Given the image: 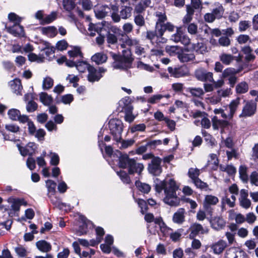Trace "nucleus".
<instances>
[{"instance_id":"49530a36","label":"nucleus","mask_w":258,"mask_h":258,"mask_svg":"<svg viewBox=\"0 0 258 258\" xmlns=\"http://www.w3.org/2000/svg\"><path fill=\"white\" fill-rule=\"evenodd\" d=\"M155 15L158 18L156 25L165 24V22L167 20V17L165 13L157 11L155 13Z\"/></svg>"},{"instance_id":"39448f33","label":"nucleus","mask_w":258,"mask_h":258,"mask_svg":"<svg viewBox=\"0 0 258 258\" xmlns=\"http://www.w3.org/2000/svg\"><path fill=\"white\" fill-rule=\"evenodd\" d=\"M121 35V38H119V41L122 42V43L121 44V47L122 48H124L126 45L129 46H135V52L137 55H145V48L139 44V40L136 38L132 39L130 38L127 35L124 34H122Z\"/></svg>"},{"instance_id":"09e8293b","label":"nucleus","mask_w":258,"mask_h":258,"mask_svg":"<svg viewBox=\"0 0 258 258\" xmlns=\"http://www.w3.org/2000/svg\"><path fill=\"white\" fill-rule=\"evenodd\" d=\"M134 23L139 28L145 25V20L144 17L142 15H136L134 16Z\"/></svg>"},{"instance_id":"8fccbe9b","label":"nucleus","mask_w":258,"mask_h":258,"mask_svg":"<svg viewBox=\"0 0 258 258\" xmlns=\"http://www.w3.org/2000/svg\"><path fill=\"white\" fill-rule=\"evenodd\" d=\"M200 171L198 168H190L188 170V176L192 179V181L199 178Z\"/></svg>"},{"instance_id":"c85d7f7f","label":"nucleus","mask_w":258,"mask_h":258,"mask_svg":"<svg viewBox=\"0 0 258 258\" xmlns=\"http://www.w3.org/2000/svg\"><path fill=\"white\" fill-rule=\"evenodd\" d=\"M91 59L96 64H100L106 61L107 56L105 54L99 52L93 55L91 57Z\"/></svg>"},{"instance_id":"f704fd0d","label":"nucleus","mask_w":258,"mask_h":258,"mask_svg":"<svg viewBox=\"0 0 258 258\" xmlns=\"http://www.w3.org/2000/svg\"><path fill=\"white\" fill-rule=\"evenodd\" d=\"M56 183L53 180L48 179L46 181V186L47 188L48 196L54 195Z\"/></svg>"},{"instance_id":"680f3d73","label":"nucleus","mask_w":258,"mask_h":258,"mask_svg":"<svg viewBox=\"0 0 258 258\" xmlns=\"http://www.w3.org/2000/svg\"><path fill=\"white\" fill-rule=\"evenodd\" d=\"M189 92L192 95L199 97H201L204 94L203 90L200 88H189Z\"/></svg>"},{"instance_id":"13d9d810","label":"nucleus","mask_w":258,"mask_h":258,"mask_svg":"<svg viewBox=\"0 0 258 258\" xmlns=\"http://www.w3.org/2000/svg\"><path fill=\"white\" fill-rule=\"evenodd\" d=\"M18 147L21 154L22 156H25L27 155H29L30 156H32L33 155V150H28V147L26 146L22 147L20 145H18Z\"/></svg>"},{"instance_id":"4d7b16f0","label":"nucleus","mask_w":258,"mask_h":258,"mask_svg":"<svg viewBox=\"0 0 258 258\" xmlns=\"http://www.w3.org/2000/svg\"><path fill=\"white\" fill-rule=\"evenodd\" d=\"M38 107L37 104L34 101H28L26 105V110L28 112H33L37 110Z\"/></svg>"},{"instance_id":"f03ea898","label":"nucleus","mask_w":258,"mask_h":258,"mask_svg":"<svg viewBox=\"0 0 258 258\" xmlns=\"http://www.w3.org/2000/svg\"><path fill=\"white\" fill-rule=\"evenodd\" d=\"M70 60L67 61L66 66L69 67H75L79 72L84 73L86 69L92 66L82 60L83 54L79 47H75L73 50L68 51Z\"/></svg>"},{"instance_id":"412c9836","label":"nucleus","mask_w":258,"mask_h":258,"mask_svg":"<svg viewBox=\"0 0 258 258\" xmlns=\"http://www.w3.org/2000/svg\"><path fill=\"white\" fill-rule=\"evenodd\" d=\"M50 198L51 203L55 207L60 210H64L66 211H70L71 209V207L70 205H67L64 203H62L60 199L54 196V195L48 196Z\"/></svg>"},{"instance_id":"f8f14e48","label":"nucleus","mask_w":258,"mask_h":258,"mask_svg":"<svg viewBox=\"0 0 258 258\" xmlns=\"http://www.w3.org/2000/svg\"><path fill=\"white\" fill-rule=\"evenodd\" d=\"M194 53L190 52L187 48L181 49L178 53V58L181 62H187L195 59Z\"/></svg>"},{"instance_id":"c9c22d12","label":"nucleus","mask_w":258,"mask_h":258,"mask_svg":"<svg viewBox=\"0 0 258 258\" xmlns=\"http://www.w3.org/2000/svg\"><path fill=\"white\" fill-rule=\"evenodd\" d=\"M247 170V168L245 165H240L239 168V176L243 182H247L248 180Z\"/></svg>"},{"instance_id":"ea45409f","label":"nucleus","mask_w":258,"mask_h":258,"mask_svg":"<svg viewBox=\"0 0 258 258\" xmlns=\"http://www.w3.org/2000/svg\"><path fill=\"white\" fill-rule=\"evenodd\" d=\"M248 90V85L245 82H242L239 83L236 87V90L237 93L243 94L247 92Z\"/></svg>"},{"instance_id":"0e129e2a","label":"nucleus","mask_w":258,"mask_h":258,"mask_svg":"<svg viewBox=\"0 0 258 258\" xmlns=\"http://www.w3.org/2000/svg\"><path fill=\"white\" fill-rule=\"evenodd\" d=\"M146 9V8L144 6V4H142V2H140L135 7L134 13L137 15H141Z\"/></svg>"},{"instance_id":"603ef678","label":"nucleus","mask_w":258,"mask_h":258,"mask_svg":"<svg viewBox=\"0 0 258 258\" xmlns=\"http://www.w3.org/2000/svg\"><path fill=\"white\" fill-rule=\"evenodd\" d=\"M239 250V249L236 248H230L226 251L225 258H236Z\"/></svg>"},{"instance_id":"bf43d9fd","label":"nucleus","mask_w":258,"mask_h":258,"mask_svg":"<svg viewBox=\"0 0 258 258\" xmlns=\"http://www.w3.org/2000/svg\"><path fill=\"white\" fill-rule=\"evenodd\" d=\"M250 22L249 21H241L239 23L238 29L240 32H244L250 26Z\"/></svg>"},{"instance_id":"2eb2a0df","label":"nucleus","mask_w":258,"mask_h":258,"mask_svg":"<svg viewBox=\"0 0 258 258\" xmlns=\"http://www.w3.org/2000/svg\"><path fill=\"white\" fill-rule=\"evenodd\" d=\"M208 232L209 229L208 228H204L201 224L196 223L193 224L190 227L189 237L194 238L199 234H207Z\"/></svg>"},{"instance_id":"393cba45","label":"nucleus","mask_w":258,"mask_h":258,"mask_svg":"<svg viewBox=\"0 0 258 258\" xmlns=\"http://www.w3.org/2000/svg\"><path fill=\"white\" fill-rule=\"evenodd\" d=\"M185 211L183 208H179L173 214L172 221L174 223L181 224L185 221Z\"/></svg>"},{"instance_id":"37998d69","label":"nucleus","mask_w":258,"mask_h":258,"mask_svg":"<svg viewBox=\"0 0 258 258\" xmlns=\"http://www.w3.org/2000/svg\"><path fill=\"white\" fill-rule=\"evenodd\" d=\"M57 13L56 12H52L49 15L44 17L42 20V24H49L55 20L57 18Z\"/></svg>"},{"instance_id":"a878e982","label":"nucleus","mask_w":258,"mask_h":258,"mask_svg":"<svg viewBox=\"0 0 258 258\" xmlns=\"http://www.w3.org/2000/svg\"><path fill=\"white\" fill-rule=\"evenodd\" d=\"M241 51L245 55V60L246 62H249L254 61L255 56L252 53L253 50L250 46H244L241 48Z\"/></svg>"},{"instance_id":"2f4dec72","label":"nucleus","mask_w":258,"mask_h":258,"mask_svg":"<svg viewBox=\"0 0 258 258\" xmlns=\"http://www.w3.org/2000/svg\"><path fill=\"white\" fill-rule=\"evenodd\" d=\"M192 49L199 54H204L207 51V47L202 42L192 43Z\"/></svg>"},{"instance_id":"774afa93","label":"nucleus","mask_w":258,"mask_h":258,"mask_svg":"<svg viewBox=\"0 0 258 258\" xmlns=\"http://www.w3.org/2000/svg\"><path fill=\"white\" fill-rule=\"evenodd\" d=\"M250 180L252 184L258 186V173L256 171L252 172L250 176Z\"/></svg>"},{"instance_id":"de8ad7c7","label":"nucleus","mask_w":258,"mask_h":258,"mask_svg":"<svg viewBox=\"0 0 258 258\" xmlns=\"http://www.w3.org/2000/svg\"><path fill=\"white\" fill-rule=\"evenodd\" d=\"M240 70H236L234 68H229L226 69L222 73V76L223 78H229L230 76H234L239 73Z\"/></svg>"},{"instance_id":"4be33fe9","label":"nucleus","mask_w":258,"mask_h":258,"mask_svg":"<svg viewBox=\"0 0 258 258\" xmlns=\"http://www.w3.org/2000/svg\"><path fill=\"white\" fill-rule=\"evenodd\" d=\"M102 75L99 74L98 70L94 67L91 66L88 68V80L91 83L98 82L102 77Z\"/></svg>"},{"instance_id":"f3484780","label":"nucleus","mask_w":258,"mask_h":258,"mask_svg":"<svg viewBox=\"0 0 258 258\" xmlns=\"http://www.w3.org/2000/svg\"><path fill=\"white\" fill-rule=\"evenodd\" d=\"M94 11L97 18L101 19L105 17L110 12V8L106 5H97Z\"/></svg>"},{"instance_id":"e433bc0d","label":"nucleus","mask_w":258,"mask_h":258,"mask_svg":"<svg viewBox=\"0 0 258 258\" xmlns=\"http://www.w3.org/2000/svg\"><path fill=\"white\" fill-rule=\"evenodd\" d=\"M119 38H121V36H119L118 38L117 36L113 33L108 32L106 34V41L107 43L110 44H115L117 42L118 39L119 40ZM120 42V41H119ZM122 43V41H120V44Z\"/></svg>"},{"instance_id":"052dcab7","label":"nucleus","mask_w":258,"mask_h":258,"mask_svg":"<svg viewBox=\"0 0 258 258\" xmlns=\"http://www.w3.org/2000/svg\"><path fill=\"white\" fill-rule=\"evenodd\" d=\"M122 29L123 30V33H120L118 35V36L121 37L122 34H124L125 35H127L126 34L130 33L133 29V25L131 23H125L124 24V25L122 26Z\"/></svg>"},{"instance_id":"9b49d317","label":"nucleus","mask_w":258,"mask_h":258,"mask_svg":"<svg viewBox=\"0 0 258 258\" xmlns=\"http://www.w3.org/2000/svg\"><path fill=\"white\" fill-rule=\"evenodd\" d=\"M161 159L159 157L153 158L148 165V171L154 176H159L162 172Z\"/></svg>"},{"instance_id":"bb28decb","label":"nucleus","mask_w":258,"mask_h":258,"mask_svg":"<svg viewBox=\"0 0 258 258\" xmlns=\"http://www.w3.org/2000/svg\"><path fill=\"white\" fill-rule=\"evenodd\" d=\"M81 219L83 222V224L81 226H80L79 228V235H84L87 233L88 227H89L90 228L91 227H93V224L92 222L89 220H88L86 217H82Z\"/></svg>"},{"instance_id":"6e6552de","label":"nucleus","mask_w":258,"mask_h":258,"mask_svg":"<svg viewBox=\"0 0 258 258\" xmlns=\"http://www.w3.org/2000/svg\"><path fill=\"white\" fill-rule=\"evenodd\" d=\"M174 26L170 22H167L165 24L155 25V29L158 34V37L161 39V43H165L167 42V39L163 37L165 32L167 30L169 32H172L174 29Z\"/></svg>"},{"instance_id":"c03bdc74","label":"nucleus","mask_w":258,"mask_h":258,"mask_svg":"<svg viewBox=\"0 0 258 258\" xmlns=\"http://www.w3.org/2000/svg\"><path fill=\"white\" fill-rule=\"evenodd\" d=\"M224 9L223 6L219 4L217 7L214 9L212 12L216 19L221 18L224 13Z\"/></svg>"},{"instance_id":"6ab92c4d","label":"nucleus","mask_w":258,"mask_h":258,"mask_svg":"<svg viewBox=\"0 0 258 258\" xmlns=\"http://www.w3.org/2000/svg\"><path fill=\"white\" fill-rule=\"evenodd\" d=\"M210 222L211 227L217 231L224 229L226 224V221L220 216L213 217L210 220Z\"/></svg>"},{"instance_id":"c756f323","label":"nucleus","mask_w":258,"mask_h":258,"mask_svg":"<svg viewBox=\"0 0 258 258\" xmlns=\"http://www.w3.org/2000/svg\"><path fill=\"white\" fill-rule=\"evenodd\" d=\"M11 87L13 92L17 95H21V92L23 89L21 81L20 80H15L11 82Z\"/></svg>"},{"instance_id":"69168bd1","label":"nucleus","mask_w":258,"mask_h":258,"mask_svg":"<svg viewBox=\"0 0 258 258\" xmlns=\"http://www.w3.org/2000/svg\"><path fill=\"white\" fill-rule=\"evenodd\" d=\"M42 30L43 33L52 36L55 35L56 29L54 27L48 26L42 28Z\"/></svg>"},{"instance_id":"4468645a","label":"nucleus","mask_w":258,"mask_h":258,"mask_svg":"<svg viewBox=\"0 0 258 258\" xmlns=\"http://www.w3.org/2000/svg\"><path fill=\"white\" fill-rule=\"evenodd\" d=\"M219 202L217 197L212 195H207L204 201L203 207L204 209L209 214L212 213V206L216 205Z\"/></svg>"},{"instance_id":"f257e3e1","label":"nucleus","mask_w":258,"mask_h":258,"mask_svg":"<svg viewBox=\"0 0 258 258\" xmlns=\"http://www.w3.org/2000/svg\"><path fill=\"white\" fill-rule=\"evenodd\" d=\"M155 188L156 192L160 193L164 190L165 197L163 202L171 207H177L179 205L180 199L176 195L178 186L175 181L170 179L169 180L159 181L157 179Z\"/></svg>"},{"instance_id":"a211bd4d","label":"nucleus","mask_w":258,"mask_h":258,"mask_svg":"<svg viewBox=\"0 0 258 258\" xmlns=\"http://www.w3.org/2000/svg\"><path fill=\"white\" fill-rule=\"evenodd\" d=\"M5 27L7 32L14 36H22L24 35V28L19 23L14 24L13 26L6 25Z\"/></svg>"},{"instance_id":"0eeeda50","label":"nucleus","mask_w":258,"mask_h":258,"mask_svg":"<svg viewBox=\"0 0 258 258\" xmlns=\"http://www.w3.org/2000/svg\"><path fill=\"white\" fill-rule=\"evenodd\" d=\"M167 70L171 77L176 78L183 77L189 74L188 69L185 65L169 67Z\"/></svg>"},{"instance_id":"7ed1b4c3","label":"nucleus","mask_w":258,"mask_h":258,"mask_svg":"<svg viewBox=\"0 0 258 258\" xmlns=\"http://www.w3.org/2000/svg\"><path fill=\"white\" fill-rule=\"evenodd\" d=\"M111 54L114 59L112 67L114 69L125 70L131 68L134 58L130 49L123 50L121 55L112 52Z\"/></svg>"},{"instance_id":"7c9ffc66","label":"nucleus","mask_w":258,"mask_h":258,"mask_svg":"<svg viewBox=\"0 0 258 258\" xmlns=\"http://www.w3.org/2000/svg\"><path fill=\"white\" fill-rule=\"evenodd\" d=\"M40 101L45 106H49L53 102V98L51 95H48L47 93L41 92L39 94Z\"/></svg>"},{"instance_id":"864d4df0","label":"nucleus","mask_w":258,"mask_h":258,"mask_svg":"<svg viewBox=\"0 0 258 258\" xmlns=\"http://www.w3.org/2000/svg\"><path fill=\"white\" fill-rule=\"evenodd\" d=\"M78 4H81L83 9L85 11L90 10L93 7V5L90 0L78 1Z\"/></svg>"},{"instance_id":"79ce46f5","label":"nucleus","mask_w":258,"mask_h":258,"mask_svg":"<svg viewBox=\"0 0 258 258\" xmlns=\"http://www.w3.org/2000/svg\"><path fill=\"white\" fill-rule=\"evenodd\" d=\"M53 85V80L50 77H46L44 78L42 83V88L43 90H48L52 88Z\"/></svg>"},{"instance_id":"b1692460","label":"nucleus","mask_w":258,"mask_h":258,"mask_svg":"<svg viewBox=\"0 0 258 258\" xmlns=\"http://www.w3.org/2000/svg\"><path fill=\"white\" fill-rule=\"evenodd\" d=\"M145 37L153 44L154 43H161V39L158 37V34L156 29L155 30H147L145 34Z\"/></svg>"},{"instance_id":"3c124183","label":"nucleus","mask_w":258,"mask_h":258,"mask_svg":"<svg viewBox=\"0 0 258 258\" xmlns=\"http://www.w3.org/2000/svg\"><path fill=\"white\" fill-rule=\"evenodd\" d=\"M118 176H119L121 181L126 184L130 183L131 179L127 174L124 171L120 170L119 171L116 172Z\"/></svg>"},{"instance_id":"6e6d98bb","label":"nucleus","mask_w":258,"mask_h":258,"mask_svg":"<svg viewBox=\"0 0 258 258\" xmlns=\"http://www.w3.org/2000/svg\"><path fill=\"white\" fill-rule=\"evenodd\" d=\"M166 50L170 55L174 56L176 55L178 57V53L179 52L180 49L178 46H170L166 47Z\"/></svg>"},{"instance_id":"ddd939ff","label":"nucleus","mask_w":258,"mask_h":258,"mask_svg":"<svg viewBox=\"0 0 258 258\" xmlns=\"http://www.w3.org/2000/svg\"><path fill=\"white\" fill-rule=\"evenodd\" d=\"M196 78L201 81L206 82H213L214 79L213 78V74L211 72H207L204 69H199L195 71V73Z\"/></svg>"},{"instance_id":"dca6fc26","label":"nucleus","mask_w":258,"mask_h":258,"mask_svg":"<svg viewBox=\"0 0 258 258\" xmlns=\"http://www.w3.org/2000/svg\"><path fill=\"white\" fill-rule=\"evenodd\" d=\"M239 104L240 98H237L232 100L229 105L226 107L225 110L228 119H231L233 118Z\"/></svg>"},{"instance_id":"a18cd8bd","label":"nucleus","mask_w":258,"mask_h":258,"mask_svg":"<svg viewBox=\"0 0 258 258\" xmlns=\"http://www.w3.org/2000/svg\"><path fill=\"white\" fill-rule=\"evenodd\" d=\"M153 222H154V223L150 224L148 225V228L149 229L150 232L151 233L155 234L156 232L157 231V230L155 229L154 230H152V229H150V227L151 226H153V227H155V228H157V226L156 225H158L159 226V228L160 227H161V226H162V224L164 223L163 222L162 219L161 218H156V219L154 218Z\"/></svg>"},{"instance_id":"1a4fd4ad","label":"nucleus","mask_w":258,"mask_h":258,"mask_svg":"<svg viewBox=\"0 0 258 258\" xmlns=\"http://www.w3.org/2000/svg\"><path fill=\"white\" fill-rule=\"evenodd\" d=\"M257 104L253 100L247 101L244 105L239 117H247L253 115L256 110Z\"/></svg>"},{"instance_id":"9d476101","label":"nucleus","mask_w":258,"mask_h":258,"mask_svg":"<svg viewBox=\"0 0 258 258\" xmlns=\"http://www.w3.org/2000/svg\"><path fill=\"white\" fill-rule=\"evenodd\" d=\"M171 39L176 43L180 42L184 46H187L190 43V38L182 32L181 28H177L176 32L171 36Z\"/></svg>"},{"instance_id":"cd10ccee","label":"nucleus","mask_w":258,"mask_h":258,"mask_svg":"<svg viewBox=\"0 0 258 258\" xmlns=\"http://www.w3.org/2000/svg\"><path fill=\"white\" fill-rule=\"evenodd\" d=\"M36 246L40 251L43 252H48L51 250L50 243L44 240H41L36 242Z\"/></svg>"},{"instance_id":"473e14b6","label":"nucleus","mask_w":258,"mask_h":258,"mask_svg":"<svg viewBox=\"0 0 258 258\" xmlns=\"http://www.w3.org/2000/svg\"><path fill=\"white\" fill-rule=\"evenodd\" d=\"M111 17L114 23L119 22V17L118 16V7L115 5H111L110 7Z\"/></svg>"},{"instance_id":"338daca9","label":"nucleus","mask_w":258,"mask_h":258,"mask_svg":"<svg viewBox=\"0 0 258 258\" xmlns=\"http://www.w3.org/2000/svg\"><path fill=\"white\" fill-rule=\"evenodd\" d=\"M45 127L49 132L56 131L57 130V125L52 120L47 121L45 124Z\"/></svg>"},{"instance_id":"e2e57ef3","label":"nucleus","mask_w":258,"mask_h":258,"mask_svg":"<svg viewBox=\"0 0 258 258\" xmlns=\"http://www.w3.org/2000/svg\"><path fill=\"white\" fill-rule=\"evenodd\" d=\"M146 127L144 123H140L133 126L131 128V132L134 133L136 132H143Z\"/></svg>"},{"instance_id":"423d86ee","label":"nucleus","mask_w":258,"mask_h":258,"mask_svg":"<svg viewBox=\"0 0 258 258\" xmlns=\"http://www.w3.org/2000/svg\"><path fill=\"white\" fill-rule=\"evenodd\" d=\"M110 134L113 136V140L116 142L121 140V135L123 131V123L121 120L113 118L108 123Z\"/></svg>"},{"instance_id":"a19ab883","label":"nucleus","mask_w":258,"mask_h":258,"mask_svg":"<svg viewBox=\"0 0 258 258\" xmlns=\"http://www.w3.org/2000/svg\"><path fill=\"white\" fill-rule=\"evenodd\" d=\"M20 111L17 109L12 108L10 109L8 112L9 117L12 120H17L20 116Z\"/></svg>"},{"instance_id":"5fc2aeb1","label":"nucleus","mask_w":258,"mask_h":258,"mask_svg":"<svg viewBox=\"0 0 258 258\" xmlns=\"http://www.w3.org/2000/svg\"><path fill=\"white\" fill-rule=\"evenodd\" d=\"M187 29V32L191 35H196L198 32V26L192 23L184 26Z\"/></svg>"},{"instance_id":"20e7f679","label":"nucleus","mask_w":258,"mask_h":258,"mask_svg":"<svg viewBox=\"0 0 258 258\" xmlns=\"http://www.w3.org/2000/svg\"><path fill=\"white\" fill-rule=\"evenodd\" d=\"M119 154L118 165L121 168H127L130 174L137 173L140 174L144 169V165L142 163H137L134 159L129 158L127 154H122L118 152Z\"/></svg>"},{"instance_id":"4c0bfd02","label":"nucleus","mask_w":258,"mask_h":258,"mask_svg":"<svg viewBox=\"0 0 258 258\" xmlns=\"http://www.w3.org/2000/svg\"><path fill=\"white\" fill-rule=\"evenodd\" d=\"M135 184L139 190L144 193H148L151 189V187L149 184L142 183L140 181H136Z\"/></svg>"},{"instance_id":"58836bf2","label":"nucleus","mask_w":258,"mask_h":258,"mask_svg":"<svg viewBox=\"0 0 258 258\" xmlns=\"http://www.w3.org/2000/svg\"><path fill=\"white\" fill-rule=\"evenodd\" d=\"M234 56L231 54L222 53L220 56V60L225 64L229 65L234 60Z\"/></svg>"},{"instance_id":"72a5a7b5","label":"nucleus","mask_w":258,"mask_h":258,"mask_svg":"<svg viewBox=\"0 0 258 258\" xmlns=\"http://www.w3.org/2000/svg\"><path fill=\"white\" fill-rule=\"evenodd\" d=\"M22 205H27V202L24 199H14L11 205V209L15 212L19 211Z\"/></svg>"},{"instance_id":"5701e85b","label":"nucleus","mask_w":258,"mask_h":258,"mask_svg":"<svg viewBox=\"0 0 258 258\" xmlns=\"http://www.w3.org/2000/svg\"><path fill=\"white\" fill-rule=\"evenodd\" d=\"M133 8L130 6L121 5L119 12V22L121 19L126 20L132 16Z\"/></svg>"},{"instance_id":"aec40b11","label":"nucleus","mask_w":258,"mask_h":258,"mask_svg":"<svg viewBox=\"0 0 258 258\" xmlns=\"http://www.w3.org/2000/svg\"><path fill=\"white\" fill-rule=\"evenodd\" d=\"M227 246V242L222 239H220L210 245V247L215 254L222 253Z\"/></svg>"}]
</instances>
